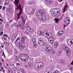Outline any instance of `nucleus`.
Returning a JSON list of instances; mask_svg holds the SVG:
<instances>
[{
	"mask_svg": "<svg viewBox=\"0 0 73 73\" xmlns=\"http://www.w3.org/2000/svg\"><path fill=\"white\" fill-rule=\"evenodd\" d=\"M19 0H15L14 1L16 7H17V8H16V10L18 11V9H19V13H18L17 16H18L17 18V20L19 19L20 18V15H21L22 13V8H21V5L19 4Z\"/></svg>",
	"mask_w": 73,
	"mask_h": 73,
	"instance_id": "1",
	"label": "nucleus"
},
{
	"mask_svg": "<svg viewBox=\"0 0 73 73\" xmlns=\"http://www.w3.org/2000/svg\"><path fill=\"white\" fill-rule=\"evenodd\" d=\"M54 9L53 10L52 12V14L53 15L54 17L57 18V17H59L60 15H61L62 13L60 12L59 9L56 8L55 9V11H54Z\"/></svg>",
	"mask_w": 73,
	"mask_h": 73,
	"instance_id": "2",
	"label": "nucleus"
},
{
	"mask_svg": "<svg viewBox=\"0 0 73 73\" xmlns=\"http://www.w3.org/2000/svg\"><path fill=\"white\" fill-rule=\"evenodd\" d=\"M19 57L21 58L22 61H27L28 60V55L25 54H21L19 56Z\"/></svg>",
	"mask_w": 73,
	"mask_h": 73,
	"instance_id": "3",
	"label": "nucleus"
},
{
	"mask_svg": "<svg viewBox=\"0 0 73 73\" xmlns=\"http://www.w3.org/2000/svg\"><path fill=\"white\" fill-rule=\"evenodd\" d=\"M43 11H37L36 13V16L37 17V18L39 20H41L42 17L43 15V13H42Z\"/></svg>",
	"mask_w": 73,
	"mask_h": 73,
	"instance_id": "4",
	"label": "nucleus"
},
{
	"mask_svg": "<svg viewBox=\"0 0 73 73\" xmlns=\"http://www.w3.org/2000/svg\"><path fill=\"white\" fill-rule=\"evenodd\" d=\"M45 51L48 53H50L52 52V48L49 44H48L45 48Z\"/></svg>",
	"mask_w": 73,
	"mask_h": 73,
	"instance_id": "5",
	"label": "nucleus"
},
{
	"mask_svg": "<svg viewBox=\"0 0 73 73\" xmlns=\"http://www.w3.org/2000/svg\"><path fill=\"white\" fill-rule=\"evenodd\" d=\"M63 49H64L65 50L67 56H69L70 55L71 51L69 47L64 46H63Z\"/></svg>",
	"mask_w": 73,
	"mask_h": 73,
	"instance_id": "6",
	"label": "nucleus"
},
{
	"mask_svg": "<svg viewBox=\"0 0 73 73\" xmlns=\"http://www.w3.org/2000/svg\"><path fill=\"white\" fill-rule=\"evenodd\" d=\"M69 20H70V19L69 17H67L65 18V19H64V22L66 25H64V28H65V27L67 26V25H68V24H70V21Z\"/></svg>",
	"mask_w": 73,
	"mask_h": 73,
	"instance_id": "7",
	"label": "nucleus"
},
{
	"mask_svg": "<svg viewBox=\"0 0 73 73\" xmlns=\"http://www.w3.org/2000/svg\"><path fill=\"white\" fill-rule=\"evenodd\" d=\"M17 33H14L12 38V41H13L14 40H15V39H16V38L17 37Z\"/></svg>",
	"mask_w": 73,
	"mask_h": 73,
	"instance_id": "8",
	"label": "nucleus"
},
{
	"mask_svg": "<svg viewBox=\"0 0 73 73\" xmlns=\"http://www.w3.org/2000/svg\"><path fill=\"white\" fill-rule=\"evenodd\" d=\"M43 13V15L42 17V18H41V20H42V21H45L46 20V18H45V12L43 11L42 12Z\"/></svg>",
	"mask_w": 73,
	"mask_h": 73,
	"instance_id": "9",
	"label": "nucleus"
},
{
	"mask_svg": "<svg viewBox=\"0 0 73 73\" xmlns=\"http://www.w3.org/2000/svg\"><path fill=\"white\" fill-rule=\"evenodd\" d=\"M73 40H69L67 41L68 44L69 45H72V44H73Z\"/></svg>",
	"mask_w": 73,
	"mask_h": 73,
	"instance_id": "10",
	"label": "nucleus"
},
{
	"mask_svg": "<svg viewBox=\"0 0 73 73\" xmlns=\"http://www.w3.org/2000/svg\"><path fill=\"white\" fill-rule=\"evenodd\" d=\"M38 64L39 68L42 69L44 66V64L42 62H38Z\"/></svg>",
	"mask_w": 73,
	"mask_h": 73,
	"instance_id": "11",
	"label": "nucleus"
},
{
	"mask_svg": "<svg viewBox=\"0 0 73 73\" xmlns=\"http://www.w3.org/2000/svg\"><path fill=\"white\" fill-rule=\"evenodd\" d=\"M48 42L49 43H50V44H53V38L52 37L48 39Z\"/></svg>",
	"mask_w": 73,
	"mask_h": 73,
	"instance_id": "12",
	"label": "nucleus"
},
{
	"mask_svg": "<svg viewBox=\"0 0 73 73\" xmlns=\"http://www.w3.org/2000/svg\"><path fill=\"white\" fill-rule=\"evenodd\" d=\"M38 44L42 46L44 44V41L41 40L39 39L38 42Z\"/></svg>",
	"mask_w": 73,
	"mask_h": 73,
	"instance_id": "13",
	"label": "nucleus"
},
{
	"mask_svg": "<svg viewBox=\"0 0 73 73\" xmlns=\"http://www.w3.org/2000/svg\"><path fill=\"white\" fill-rule=\"evenodd\" d=\"M7 12H9L10 13H13V10H12L11 7H10L7 10Z\"/></svg>",
	"mask_w": 73,
	"mask_h": 73,
	"instance_id": "14",
	"label": "nucleus"
},
{
	"mask_svg": "<svg viewBox=\"0 0 73 73\" xmlns=\"http://www.w3.org/2000/svg\"><path fill=\"white\" fill-rule=\"evenodd\" d=\"M63 34V32L62 31H60L58 32L57 35L58 36H61Z\"/></svg>",
	"mask_w": 73,
	"mask_h": 73,
	"instance_id": "15",
	"label": "nucleus"
},
{
	"mask_svg": "<svg viewBox=\"0 0 73 73\" xmlns=\"http://www.w3.org/2000/svg\"><path fill=\"white\" fill-rule=\"evenodd\" d=\"M37 33L39 36H42L43 35V33L40 31H38Z\"/></svg>",
	"mask_w": 73,
	"mask_h": 73,
	"instance_id": "16",
	"label": "nucleus"
},
{
	"mask_svg": "<svg viewBox=\"0 0 73 73\" xmlns=\"http://www.w3.org/2000/svg\"><path fill=\"white\" fill-rule=\"evenodd\" d=\"M27 37H26V36H25L23 37V38H21V41H22L23 42H25V40L27 38Z\"/></svg>",
	"mask_w": 73,
	"mask_h": 73,
	"instance_id": "17",
	"label": "nucleus"
},
{
	"mask_svg": "<svg viewBox=\"0 0 73 73\" xmlns=\"http://www.w3.org/2000/svg\"><path fill=\"white\" fill-rule=\"evenodd\" d=\"M22 45H23V44H22V41H20L17 43V46H20Z\"/></svg>",
	"mask_w": 73,
	"mask_h": 73,
	"instance_id": "18",
	"label": "nucleus"
},
{
	"mask_svg": "<svg viewBox=\"0 0 73 73\" xmlns=\"http://www.w3.org/2000/svg\"><path fill=\"white\" fill-rule=\"evenodd\" d=\"M19 49L21 50H23L24 48V44H22L21 46H19Z\"/></svg>",
	"mask_w": 73,
	"mask_h": 73,
	"instance_id": "19",
	"label": "nucleus"
},
{
	"mask_svg": "<svg viewBox=\"0 0 73 73\" xmlns=\"http://www.w3.org/2000/svg\"><path fill=\"white\" fill-rule=\"evenodd\" d=\"M52 1H53V0H49L48 1H46L45 3L46 4H49L51 3H52Z\"/></svg>",
	"mask_w": 73,
	"mask_h": 73,
	"instance_id": "20",
	"label": "nucleus"
},
{
	"mask_svg": "<svg viewBox=\"0 0 73 73\" xmlns=\"http://www.w3.org/2000/svg\"><path fill=\"white\" fill-rule=\"evenodd\" d=\"M54 46L55 48H58V43L56 42H55L54 43Z\"/></svg>",
	"mask_w": 73,
	"mask_h": 73,
	"instance_id": "21",
	"label": "nucleus"
},
{
	"mask_svg": "<svg viewBox=\"0 0 73 73\" xmlns=\"http://www.w3.org/2000/svg\"><path fill=\"white\" fill-rule=\"evenodd\" d=\"M35 67L36 69H37V68H39V65H38V62L36 63L35 65Z\"/></svg>",
	"mask_w": 73,
	"mask_h": 73,
	"instance_id": "22",
	"label": "nucleus"
},
{
	"mask_svg": "<svg viewBox=\"0 0 73 73\" xmlns=\"http://www.w3.org/2000/svg\"><path fill=\"white\" fill-rule=\"evenodd\" d=\"M60 62L61 63H62V64H65V60L64 59H62V60H60Z\"/></svg>",
	"mask_w": 73,
	"mask_h": 73,
	"instance_id": "23",
	"label": "nucleus"
},
{
	"mask_svg": "<svg viewBox=\"0 0 73 73\" xmlns=\"http://www.w3.org/2000/svg\"><path fill=\"white\" fill-rule=\"evenodd\" d=\"M18 24L19 25V27H21L22 25L23 26V22H19L18 23Z\"/></svg>",
	"mask_w": 73,
	"mask_h": 73,
	"instance_id": "24",
	"label": "nucleus"
},
{
	"mask_svg": "<svg viewBox=\"0 0 73 73\" xmlns=\"http://www.w3.org/2000/svg\"><path fill=\"white\" fill-rule=\"evenodd\" d=\"M21 19L22 21H23L24 23H25V19L24 18V17L23 16H22L21 17Z\"/></svg>",
	"mask_w": 73,
	"mask_h": 73,
	"instance_id": "25",
	"label": "nucleus"
},
{
	"mask_svg": "<svg viewBox=\"0 0 73 73\" xmlns=\"http://www.w3.org/2000/svg\"><path fill=\"white\" fill-rule=\"evenodd\" d=\"M13 66H14V67H15L16 65V66H17V65H20V64L19 63H17V64H16V63H15V64L13 63Z\"/></svg>",
	"mask_w": 73,
	"mask_h": 73,
	"instance_id": "26",
	"label": "nucleus"
},
{
	"mask_svg": "<svg viewBox=\"0 0 73 73\" xmlns=\"http://www.w3.org/2000/svg\"><path fill=\"white\" fill-rule=\"evenodd\" d=\"M66 8H67V5H66V6H65V7L64 8L63 11V13H65V11L66 9Z\"/></svg>",
	"mask_w": 73,
	"mask_h": 73,
	"instance_id": "27",
	"label": "nucleus"
},
{
	"mask_svg": "<svg viewBox=\"0 0 73 73\" xmlns=\"http://www.w3.org/2000/svg\"><path fill=\"white\" fill-rule=\"evenodd\" d=\"M28 65L29 67H31L33 66V64L31 63H28Z\"/></svg>",
	"mask_w": 73,
	"mask_h": 73,
	"instance_id": "28",
	"label": "nucleus"
},
{
	"mask_svg": "<svg viewBox=\"0 0 73 73\" xmlns=\"http://www.w3.org/2000/svg\"><path fill=\"white\" fill-rule=\"evenodd\" d=\"M35 9L33 10L30 13V15L33 14V13H35Z\"/></svg>",
	"mask_w": 73,
	"mask_h": 73,
	"instance_id": "29",
	"label": "nucleus"
},
{
	"mask_svg": "<svg viewBox=\"0 0 73 73\" xmlns=\"http://www.w3.org/2000/svg\"><path fill=\"white\" fill-rule=\"evenodd\" d=\"M61 54V52L60 51H59L57 53V55L58 56H60Z\"/></svg>",
	"mask_w": 73,
	"mask_h": 73,
	"instance_id": "30",
	"label": "nucleus"
},
{
	"mask_svg": "<svg viewBox=\"0 0 73 73\" xmlns=\"http://www.w3.org/2000/svg\"><path fill=\"white\" fill-rule=\"evenodd\" d=\"M5 3L4 4L5 5H6L8 4V0H6L5 1Z\"/></svg>",
	"mask_w": 73,
	"mask_h": 73,
	"instance_id": "31",
	"label": "nucleus"
},
{
	"mask_svg": "<svg viewBox=\"0 0 73 73\" xmlns=\"http://www.w3.org/2000/svg\"><path fill=\"white\" fill-rule=\"evenodd\" d=\"M54 20L55 21V23H57L58 22V20H59V19H54Z\"/></svg>",
	"mask_w": 73,
	"mask_h": 73,
	"instance_id": "32",
	"label": "nucleus"
},
{
	"mask_svg": "<svg viewBox=\"0 0 73 73\" xmlns=\"http://www.w3.org/2000/svg\"><path fill=\"white\" fill-rule=\"evenodd\" d=\"M50 35H49V34H48L47 35V37L48 38H49V37H50L51 36H52V34H50Z\"/></svg>",
	"mask_w": 73,
	"mask_h": 73,
	"instance_id": "33",
	"label": "nucleus"
},
{
	"mask_svg": "<svg viewBox=\"0 0 73 73\" xmlns=\"http://www.w3.org/2000/svg\"><path fill=\"white\" fill-rule=\"evenodd\" d=\"M59 71L58 70H55L54 71V72L53 73H59Z\"/></svg>",
	"mask_w": 73,
	"mask_h": 73,
	"instance_id": "34",
	"label": "nucleus"
},
{
	"mask_svg": "<svg viewBox=\"0 0 73 73\" xmlns=\"http://www.w3.org/2000/svg\"><path fill=\"white\" fill-rule=\"evenodd\" d=\"M20 40V37H18L17 38V39L15 40V43H17V41H18V40Z\"/></svg>",
	"mask_w": 73,
	"mask_h": 73,
	"instance_id": "35",
	"label": "nucleus"
},
{
	"mask_svg": "<svg viewBox=\"0 0 73 73\" xmlns=\"http://www.w3.org/2000/svg\"><path fill=\"white\" fill-rule=\"evenodd\" d=\"M27 29V30H28V31H29L30 30V29H31V27H29V26H28V27H26Z\"/></svg>",
	"mask_w": 73,
	"mask_h": 73,
	"instance_id": "36",
	"label": "nucleus"
},
{
	"mask_svg": "<svg viewBox=\"0 0 73 73\" xmlns=\"http://www.w3.org/2000/svg\"><path fill=\"white\" fill-rule=\"evenodd\" d=\"M52 54H54L55 53V50H52Z\"/></svg>",
	"mask_w": 73,
	"mask_h": 73,
	"instance_id": "37",
	"label": "nucleus"
},
{
	"mask_svg": "<svg viewBox=\"0 0 73 73\" xmlns=\"http://www.w3.org/2000/svg\"><path fill=\"white\" fill-rule=\"evenodd\" d=\"M30 32H33V30L32 29H31V28L29 30Z\"/></svg>",
	"mask_w": 73,
	"mask_h": 73,
	"instance_id": "38",
	"label": "nucleus"
},
{
	"mask_svg": "<svg viewBox=\"0 0 73 73\" xmlns=\"http://www.w3.org/2000/svg\"><path fill=\"white\" fill-rule=\"evenodd\" d=\"M4 44L5 45H9V44L7 42H5Z\"/></svg>",
	"mask_w": 73,
	"mask_h": 73,
	"instance_id": "39",
	"label": "nucleus"
},
{
	"mask_svg": "<svg viewBox=\"0 0 73 73\" xmlns=\"http://www.w3.org/2000/svg\"><path fill=\"white\" fill-rule=\"evenodd\" d=\"M33 44L34 45H35V47L36 46V45H37V44L36 43V42H34Z\"/></svg>",
	"mask_w": 73,
	"mask_h": 73,
	"instance_id": "40",
	"label": "nucleus"
},
{
	"mask_svg": "<svg viewBox=\"0 0 73 73\" xmlns=\"http://www.w3.org/2000/svg\"><path fill=\"white\" fill-rule=\"evenodd\" d=\"M28 27H29V24L28 23H26V28Z\"/></svg>",
	"mask_w": 73,
	"mask_h": 73,
	"instance_id": "41",
	"label": "nucleus"
},
{
	"mask_svg": "<svg viewBox=\"0 0 73 73\" xmlns=\"http://www.w3.org/2000/svg\"><path fill=\"white\" fill-rule=\"evenodd\" d=\"M9 22H7L6 23V25L7 26V27H8V26H9Z\"/></svg>",
	"mask_w": 73,
	"mask_h": 73,
	"instance_id": "42",
	"label": "nucleus"
},
{
	"mask_svg": "<svg viewBox=\"0 0 73 73\" xmlns=\"http://www.w3.org/2000/svg\"><path fill=\"white\" fill-rule=\"evenodd\" d=\"M33 42H35V41H36V39H35V38H33L32 39V40Z\"/></svg>",
	"mask_w": 73,
	"mask_h": 73,
	"instance_id": "43",
	"label": "nucleus"
},
{
	"mask_svg": "<svg viewBox=\"0 0 73 73\" xmlns=\"http://www.w3.org/2000/svg\"><path fill=\"white\" fill-rule=\"evenodd\" d=\"M21 26V27H21V29H23V28H24V25H23V26L22 25Z\"/></svg>",
	"mask_w": 73,
	"mask_h": 73,
	"instance_id": "44",
	"label": "nucleus"
},
{
	"mask_svg": "<svg viewBox=\"0 0 73 73\" xmlns=\"http://www.w3.org/2000/svg\"><path fill=\"white\" fill-rule=\"evenodd\" d=\"M15 59H16V60H17V61H18V60H19L18 56H16L15 57Z\"/></svg>",
	"mask_w": 73,
	"mask_h": 73,
	"instance_id": "45",
	"label": "nucleus"
},
{
	"mask_svg": "<svg viewBox=\"0 0 73 73\" xmlns=\"http://www.w3.org/2000/svg\"><path fill=\"white\" fill-rule=\"evenodd\" d=\"M48 34V33L47 32H46V33L45 34V33H44V35H45L44 36H47Z\"/></svg>",
	"mask_w": 73,
	"mask_h": 73,
	"instance_id": "46",
	"label": "nucleus"
},
{
	"mask_svg": "<svg viewBox=\"0 0 73 73\" xmlns=\"http://www.w3.org/2000/svg\"><path fill=\"white\" fill-rule=\"evenodd\" d=\"M64 38H63V37H61L60 38V40H61V41H63V40H64Z\"/></svg>",
	"mask_w": 73,
	"mask_h": 73,
	"instance_id": "47",
	"label": "nucleus"
},
{
	"mask_svg": "<svg viewBox=\"0 0 73 73\" xmlns=\"http://www.w3.org/2000/svg\"><path fill=\"white\" fill-rule=\"evenodd\" d=\"M45 32H47V30H45L44 32V36H45V34H44V33H45Z\"/></svg>",
	"mask_w": 73,
	"mask_h": 73,
	"instance_id": "48",
	"label": "nucleus"
},
{
	"mask_svg": "<svg viewBox=\"0 0 73 73\" xmlns=\"http://www.w3.org/2000/svg\"><path fill=\"white\" fill-rule=\"evenodd\" d=\"M43 61H46V59L43 57Z\"/></svg>",
	"mask_w": 73,
	"mask_h": 73,
	"instance_id": "49",
	"label": "nucleus"
},
{
	"mask_svg": "<svg viewBox=\"0 0 73 73\" xmlns=\"http://www.w3.org/2000/svg\"><path fill=\"white\" fill-rule=\"evenodd\" d=\"M44 46H46V45H47V43H44L43 44Z\"/></svg>",
	"mask_w": 73,
	"mask_h": 73,
	"instance_id": "50",
	"label": "nucleus"
},
{
	"mask_svg": "<svg viewBox=\"0 0 73 73\" xmlns=\"http://www.w3.org/2000/svg\"><path fill=\"white\" fill-rule=\"evenodd\" d=\"M35 52H32V56H35Z\"/></svg>",
	"mask_w": 73,
	"mask_h": 73,
	"instance_id": "51",
	"label": "nucleus"
},
{
	"mask_svg": "<svg viewBox=\"0 0 73 73\" xmlns=\"http://www.w3.org/2000/svg\"><path fill=\"white\" fill-rule=\"evenodd\" d=\"M8 71L9 72H11V69L9 68V69H8Z\"/></svg>",
	"mask_w": 73,
	"mask_h": 73,
	"instance_id": "52",
	"label": "nucleus"
},
{
	"mask_svg": "<svg viewBox=\"0 0 73 73\" xmlns=\"http://www.w3.org/2000/svg\"><path fill=\"white\" fill-rule=\"evenodd\" d=\"M24 66L25 67V68H27L28 66V65H25Z\"/></svg>",
	"mask_w": 73,
	"mask_h": 73,
	"instance_id": "53",
	"label": "nucleus"
},
{
	"mask_svg": "<svg viewBox=\"0 0 73 73\" xmlns=\"http://www.w3.org/2000/svg\"><path fill=\"white\" fill-rule=\"evenodd\" d=\"M3 32H1L0 33L1 35H3Z\"/></svg>",
	"mask_w": 73,
	"mask_h": 73,
	"instance_id": "54",
	"label": "nucleus"
},
{
	"mask_svg": "<svg viewBox=\"0 0 73 73\" xmlns=\"http://www.w3.org/2000/svg\"><path fill=\"white\" fill-rule=\"evenodd\" d=\"M22 73H24V72H25V71H24V70H22Z\"/></svg>",
	"mask_w": 73,
	"mask_h": 73,
	"instance_id": "55",
	"label": "nucleus"
},
{
	"mask_svg": "<svg viewBox=\"0 0 73 73\" xmlns=\"http://www.w3.org/2000/svg\"><path fill=\"white\" fill-rule=\"evenodd\" d=\"M0 4H2V1H0Z\"/></svg>",
	"mask_w": 73,
	"mask_h": 73,
	"instance_id": "56",
	"label": "nucleus"
},
{
	"mask_svg": "<svg viewBox=\"0 0 73 73\" xmlns=\"http://www.w3.org/2000/svg\"><path fill=\"white\" fill-rule=\"evenodd\" d=\"M0 21H2L3 22V20L2 19H1L0 18Z\"/></svg>",
	"mask_w": 73,
	"mask_h": 73,
	"instance_id": "57",
	"label": "nucleus"
},
{
	"mask_svg": "<svg viewBox=\"0 0 73 73\" xmlns=\"http://www.w3.org/2000/svg\"><path fill=\"white\" fill-rule=\"evenodd\" d=\"M5 7H3V10H4L5 9Z\"/></svg>",
	"mask_w": 73,
	"mask_h": 73,
	"instance_id": "58",
	"label": "nucleus"
},
{
	"mask_svg": "<svg viewBox=\"0 0 73 73\" xmlns=\"http://www.w3.org/2000/svg\"><path fill=\"white\" fill-rule=\"evenodd\" d=\"M6 34H4L3 35V37H5V36H6Z\"/></svg>",
	"mask_w": 73,
	"mask_h": 73,
	"instance_id": "59",
	"label": "nucleus"
},
{
	"mask_svg": "<svg viewBox=\"0 0 73 73\" xmlns=\"http://www.w3.org/2000/svg\"><path fill=\"white\" fill-rule=\"evenodd\" d=\"M60 49L61 51H63V48H61Z\"/></svg>",
	"mask_w": 73,
	"mask_h": 73,
	"instance_id": "60",
	"label": "nucleus"
},
{
	"mask_svg": "<svg viewBox=\"0 0 73 73\" xmlns=\"http://www.w3.org/2000/svg\"><path fill=\"white\" fill-rule=\"evenodd\" d=\"M9 73H12V71H11L10 72H9Z\"/></svg>",
	"mask_w": 73,
	"mask_h": 73,
	"instance_id": "61",
	"label": "nucleus"
},
{
	"mask_svg": "<svg viewBox=\"0 0 73 73\" xmlns=\"http://www.w3.org/2000/svg\"><path fill=\"white\" fill-rule=\"evenodd\" d=\"M2 8V6L0 5V9H1Z\"/></svg>",
	"mask_w": 73,
	"mask_h": 73,
	"instance_id": "62",
	"label": "nucleus"
},
{
	"mask_svg": "<svg viewBox=\"0 0 73 73\" xmlns=\"http://www.w3.org/2000/svg\"><path fill=\"white\" fill-rule=\"evenodd\" d=\"M62 0H59V2H61V1H62Z\"/></svg>",
	"mask_w": 73,
	"mask_h": 73,
	"instance_id": "63",
	"label": "nucleus"
},
{
	"mask_svg": "<svg viewBox=\"0 0 73 73\" xmlns=\"http://www.w3.org/2000/svg\"><path fill=\"white\" fill-rule=\"evenodd\" d=\"M71 64L73 65V61L71 63Z\"/></svg>",
	"mask_w": 73,
	"mask_h": 73,
	"instance_id": "64",
	"label": "nucleus"
}]
</instances>
